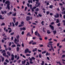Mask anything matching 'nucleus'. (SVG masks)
I'll return each instance as SVG.
<instances>
[{"label": "nucleus", "mask_w": 65, "mask_h": 65, "mask_svg": "<svg viewBox=\"0 0 65 65\" xmlns=\"http://www.w3.org/2000/svg\"><path fill=\"white\" fill-rule=\"evenodd\" d=\"M20 37V36L19 35H18L17 36H16V38H15V39L14 40V42L17 44V46H19L20 47L21 46V45L19 44L18 43V42H19V38Z\"/></svg>", "instance_id": "obj_1"}, {"label": "nucleus", "mask_w": 65, "mask_h": 65, "mask_svg": "<svg viewBox=\"0 0 65 65\" xmlns=\"http://www.w3.org/2000/svg\"><path fill=\"white\" fill-rule=\"evenodd\" d=\"M5 3L6 4H7V8L9 10V9H10V6H9V5H10V2L9 1H7L5 2Z\"/></svg>", "instance_id": "obj_2"}, {"label": "nucleus", "mask_w": 65, "mask_h": 65, "mask_svg": "<svg viewBox=\"0 0 65 65\" xmlns=\"http://www.w3.org/2000/svg\"><path fill=\"white\" fill-rule=\"evenodd\" d=\"M32 5H30V8L31 9V10L32 12H33L34 11V9H35L37 7H33L32 8Z\"/></svg>", "instance_id": "obj_3"}, {"label": "nucleus", "mask_w": 65, "mask_h": 65, "mask_svg": "<svg viewBox=\"0 0 65 65\" xmlns=\"http://www.w3.org/2000/svg\"><path fill=\"white\" fill-rule=\"evenodd\" d=\"M39 0H35L36 1H37V2H36V4H38V5L37 6V7H38L40 5V3H38V1Z\"/></svg>", "instance_id": "obj_4"}, {"label": "nucleus", "mask_w": 65, "mask_h": 65, "mask_svg": "<svg viewBox=\"0 0 65 65\" xmlns=\"http://www.w3.org/2000/svg\"><path fill=\"white\" fill-rule=\"evenodd\" d=\"M35 35L37 36L38 35V36L39 37H41V36H40V35L38 33L37 31L35 32Z\"/></svg>", "instance_id": "obj_5"}, {"label": "nucleus", "mask_w": 65, "mask_h": 65, "mask_svg": "<svg viewBox=\"0 0 65 65\" xmlns=\"http://www.w3.org/2000/svg\"><path fill=\"white\" fill-rule=\"evenodd\" d=\"M48 44H49V45H50L51 48H52L53 51H55V50H54V48H53V46H52V44L50 43H48Z\"/></svg>", "instance_id": "obj_6"}, {"label": "nucleus", "mask_w": 65, "mask_h": 65, "mask_svg": "<svg viewBox=\"0 0 65 65\" xmlns=\"http://www.w3.org/2000/svg\"><path fill=\"white\" fill-rule=\"evenodd\" d=\"M54 17L55 18H59V13H56V15H54Z\"/></svg>", "instance_id": "obj_7"}, {"label": "nucleus", "mask_w": 65, "mask_h": 65, "mask_svg": "<svg viewBox=\"0 0 65 65\" xmlns=\"http://www.w3.org/2000/svg\"><path fill=\"white\" fill-rule=\"evenodd\" d=\"M26 21H29L30 20V17L29 16H27L26 17Z\"/></svg>", "instance_id": "obj_8"}, {"label": "nucleus", "mask_w": 65, "mask_h": 65, "mask_svg": "<svg viewBox=\"0 0 65 65\" xmlns=\"http://www.w3.org/2000/svg\"><path fill=\"white\" fill-rule=\"evenodd\" d=\"M29 50V49L28 48H27L25 50V54H26V53H28Z\"/></svg>", "instance_id": "obj_9"}, {"label": "nucleus", "mask_w": 65, "mask_h": 65, "mask_svg": "<svg viewBox=\"0 0 65 65\" xmlns=\"http://www.w3.org/2000/svg\"><path fill=\"white\" fill-rule=\"evenodd\" d=\"M11 59L12 60H14V55L13 54H11Z\"/></svg>", "instance_id": "obj_10"}, {"label": "nucleus", "mask_w": 65, "mask_h": 65, "mask_svg": "<svg viewBox=\"0 0 65 65\" xmlns=\"http://www.w3.org/2000/svg\"><path fill=\"white\" fill-rule=\"evenodd\" d=\"M50 27L51 28V29L52 30H54V26H52L51 25H50Z\"/></svg>", "instance_id": "obj_11"}, {"label": "nucleus", "mask_w": 65, "mask_h": 65, "mask_svg": "<svg viewBox=\"0 0 65 65\" xmlns=\"http://www.w3.org/2000/svg\"><path fill=\"white\" fill-rule=\"evenodd\" d=\"M29 60L30 61L29 62V63L30 64H33V62L32 61V59L31 58H30L29 59Z\"/></svg>", "instance_id": "obj_12"}, {"label": "nucleus", "mask_w": 65, "mask_h": 65, "mask_svg": "<svg viewBox=\"0 0 65 65\" xmlns=\"http://www.w3.org/2000/svg\"><path fill=\"white\" fill-rule=\"evenodd\" d=\"M20 29L21 30H26V28L24 27H23V28H20Z\"/></svg>", "instance_id": "obj_13"}, {"label": "nucleus", "mask_w": 65, "mask_h": 65, "mask_svg": "<svg viewBox=\"0 0 65 65\" xmlns=\"http://www.w3.org/2000/svg\"><path fill=\"white\" fill-rule=\"evenodd\" d=\"M22 64H25L26 63V60H25L24 61H22Z\"/></svg>", "instance_id": "obj_14"}, {"label": "nucleus", "mask_w": 65, "mask_h": 65, "mask_svg": "<svg viewBox=\"0 0 65 65\" xmlns=\"http://www.w3.org/2000/svg\"><path fill=\"white\" fill-rule=\"evenodd\" d=\"M7 54L8 55V56H10V55H11V54L9 52H7Z\"/></svg>", "instance_id": "obj_15"}, {"label": "nucleus", "mask_w": 65, "mask_h": 65, "mask_svg": "<svg viewBox=\"0 0 65 65\" xmlns=\"http://www.w3.org/2000/svg\"><path fill=\"white\" fill-rule=\"evenodd\" d=\"M37 48H36L35 49H34L32 50L33 52H36L37 51Z\"/></svg>", "instance_id": "obj_16"}, {"label": "nucleus", "mask_w": 65, "mask_h": 65, "mask_svg": "<svg viewBox=\"0 0 65 65\" xmlns=\"http://www.w3.org/2000/svg\"><path fill=\"white\" fill-rule=\"evenodd\" d=\"M13 21H14V23H15V19H16V18H13Z\"/></svg>", "instance_id": "obj_17"}, {"label": "nucleus", "mask_w": 65, "mask_h": 65, "mask_svg": "<svg viewBox=\"0 0 65 65\" xmlns=\"http://www.w3.org/2000/svg\"><path fill=\"white\" fill-rule=\"evenodd\" d=\"M49 8H50L52 9L53 8V6L52 5H50L49 6Z\"/></svg>", "instance_id": "obj_18"}, {"label": "nucleus", "mask_w": 65, "mask_h": 65, "mask_svg": "<svg viewBox=\"0 0 65 65\" xmlns=\"http://www.w3.org/2000/svg\"><path fill=\"white\" fill-rule=\"evenodd\" d=\"M56 63L57 64H59V65H62L60 61L57 62Z\"/></svg>", "instance_id": "obj_19"}, {"label": "nucleus", "mask_w": 65, "mask_h": 65, "mask_svg": "<svg viewBox=\"0 0 65 65\" xmlns=\"http://www.w3.org/2000/svg\"><path fill=\"white\" fill-rule=\"evenodd\" d=\"M62 63L63 64H65V63L64 62V61L65 62V60L64 59H62Z\"/></svg>", "instance_id": "obj_20"}, {"label": "nucleus", "mask_w": 65, "mask_h": 65, "mask_svg": "<svg viewBox=\"0 0 65 65\" xmlns=\"http://www.w3.org/2000/svg\"><path fill=\"white\" fill-rule=\"evenodd\" d=\"M53 32L54 33V35L56 34L57 33V31H56V30L53 31Z\"/></svg>", "instance_id": "obj_21"}, {"label": "nucleus", "mask_w": 65, "mask_h": 65, "mask_svg": "<svg viewBox=\"0 0 65 65\" xmlns=\"http://www.w3.org/2000/svg\"><path fill=\"white\" fill-rule=\"evenodd\" d=\"M32 45H36V42H33L32 43Z\"/></svg>", "instance_id": "obj_22"}, {"label": "nucleus", "mask_w": 65, "mask_h": 65, "mask_svg": "<svg viewBox=\"0 0 65 65\" xmlns=\"http://www.w3.org/2000/svg\"><path fill=\"white\" fill-rule=\"evenodd\" d=\"M33 41H34L33 40H31L30 41V42L29 43V44H31V43H32Z\"/></svg>", "instance_id": "obj_23"}, {"label": "nucleus", "mask_w": 65, "mask_h": 65, "mask_svg": "<svg viewBox=\"0 0 65 65\" xmlns=\"http://www.w3.org/2000/svg\"><path fill=\"white\" fill-rule=\"evenodd\" d=\"M19 23V22H17L15 23V25L16 26H17L18 25V24Z\"/></svg>", "instance_id": "obj_24"}, {"label": "nucleus", "mask_w": 65, "mask_h": 65, "mask_svg": "<svg viewBox=\"0 0 65 65\" xmlns=\"http://www.w3.org/2000/svg\"><path fill=\"white\" fill-rule=\"evenodd\" d=\"M44 61H42L41 63V65H44Z\"/></svg>", "instance_id": "obj_25"}, {"label": "nucleus", "mask_w": 65, "mask_h": 65, "mask_svg": "<svg viewBox=\"0 0 65 65\" xmlns=\"http://www.w3.org/2000/svg\"><path fill=\"white\" fill-rule=\"evenodd\" d=\"M46 56H48V55H50V54L48 53L47 52L45 55Z\"/></svg>", "instance_id": "obj_26"}, {"label": "nucleus", "mask_w": 65, "mask_h": 65, "mask_svg": "<svg viewBox=\"0 0 65 65\" xmlns=\"http://www.w3.org/2000/svg\"><path fill=\"white\" fill-rule=\"evenodd\" d=\"M19 50H20V48H19V47H17V52H19Z\"/></svg>", "instance_id": "obj_27"}, {"label": "nucleus", "mask_w": 65, "mask_h": 65, "mask_svg": "<svg viewBox=\"0 0 65 65\" xmlns=\"http://www.w3.org/2000/svg\"><path fill=\"white\" fill-rule=\"evenodd\" d=\"M62 22L63 23L64 26H65V20H63Z\"/></svg>", "instance_id": "obj_28"}, {"label": "nucleus", "mask_w": 65, "mask_h": 65, "mask_svg": "<svg viewBox=\"0 0 65 65\" xmlns=\"http://www.w3.org/2000/svg\"><path fill=\"white\" fill-rule=\"evenodd\" d=\"M39 56L40 58H41L42 57L41 55L40 54H39Z\"/></svg>", "instance_id": "obj_29"}, {"label": "nucleus", "mask_w": 65, "mask_h": 65, "mask_svg": "<svg viewBox=\"0 0 65 65\" xmlns=\"http://www.w3.org/2000/svg\"><path fill=\"white\" fill-rule=\"evenodd\" d=\"M3 55L4 56H5H5H6V53L5 52L3 54Z\"/></svg>", "instance_id": "obj_30"}, {"label": "nucleus", "mask_w": 65, "mask_h": 65, "mask_svg": "<svg viewBox=\"0 0 65 65\" xmlns=\"http://www.w3.org/2000/svg\"><path fill=\"white\" fill-rule=\"evenodd\" d=\"M43 23H44V22L43 21H42L41 22V24L43 26L44 25V24H43Z\"/></svg>", "instance_id": "obj_31"}, {"label": "nucleus", "mask_w": 65, "mask_h": 65, "mask_svg": "<svg viewBox=\"0 0 65 65\" xmlns=\"http://www.w3.org/2000/svg\"><path fill=\"white\" fill-rule=\"evenodd\" d=\"M64 57H65V55H62V57L61 58L62 59L63 58H64Z\"/></svg>", "instance_id": "obj_32"}, {"label": "nucleus", "mask_w": 65, "mask_h": 65, "mask_svg": "<svg viewBox=\"0 0 65 65\" xmlns=\"http://www.w3.org/2000/svg\"><path fill=\"white\" fill-rule=\"evenodd\" d=\"M46 53V51H45L44 52H43L42 53V54H45Z\"/></svg>", "instance_id": "obj_33"}, {"label": "nucleus", "mask_w": 65, "mask_h": 65, "mask_svg": "<svg viewBox=\"0 0 65 65\" xmlns=\"http://www.w3.org/2000/svg\"><path fill=\"white\" fill-rule=\"evenodd\" d=\"M56 22L57 23H59V20L58 19H57Z\"/></svg>", "instance_id": "obj_34"}, {"label": "nucleus", "mask_w": 65, "mask_h": 65, "mask_svg": "<svg viewBox=\"0 0 65 65\" xmlns=\"http://www.w3.org/2000/svg\"><path fill=\"white\" fill-rule=\"evenodd\" d=\"M12 44V43H11V42H9V46H11V45Z\"/></svg>", "instance_id": "obj_35"}, {"label": "nucleus", "mask_w": 65, "mask_h": 65, "mask_svg": "<svg viewBox=\"0 0 65 65\" xmlns=\"http://www.w3.org/2000/svg\"><path fill=\"white\" fill-rule=\"evenodd\" d=\"M45 29V28H43V32H45V30H44Z\"/></svg>", "instance_id": "obj_36"}, {"label": "nucleus", "mask_w": 65, "mask_h": 65, "mask_svg": "<svg viewBox=\"0 0 65 65\" xmlns=\"http://www.w3.org/2000/svg\"><path fill=\"white\" fill-rule=\"evenodd\" d=\"M35 10L36 11H38L39 10V9L38 8H37L35 9Z\"/></svg>", "instance_id": "obj_37"}, {"label": "nucleus", "mask_w": 65, "mask_h": 65, "mask_svg": "<svg viewBox=\"0 0 65 65\" xmlns=\"http://www.w3.org/2000/svg\"><path fill=\"white\" fill-rule=\"evenodd\" d=\"M12 47H15L16 46L15 45H12Z\"/></svg>", "instance_id": "obj_38"}, {"label": "nucleus", "mask_w": 65, "mask_h": 65, "mask_svg": "<svg viewBox=\"0 0 65 65\" xmlns=\"http://www.w3.org/2000/svg\"><path fill=\"white\" fill-rule=\"evenodd\" d=\"M6 62L7 63H9V61L8 60L6 59L5 60Z\"/></svg>", "instance_id": "obj_39"}, {"label": "nucleus", "mask_w": 65, "mask_h": 65, "mask_svg": "<svg viewBox=\"0 0 65 65\" xmlns=\"http://www.w3.org/2000/svg\"><path fill=\"white\" fill-rule=\"evenodd\" d=\"M57 26H61V24L60 23H59L58 24H57Z\"/></svg>", "instance_id": "obj_40"}, {"label": "nucleus", "mask_w": 65, "mask_h": 65, "mask_svg": "<svg viewBox=\"0 0 65 65\" xmlns=\"http://www.w3.org/2000/svg\"><path fill=\"white\" fill-rule=\"evenodd\" d=\"M12 24L13 27H14V26H15V25H14V23H13V22H12Z\"/></svg>", "instance_id": "obj_41"}, {"label": "nucleus", "mask_w": 65, "mask_h": 65, "mask_svg": "<svg viewBox=\"0 0 65 65\" xmlns=\"http://www.w3.org/2000/svg\"><path fill=\"white\" fill-rule=\"evenodd\" d=\"M4 25H5V23H2L1 25V26H4Z\"/></svg>", "instance_id": "obj_42"}, {"label": "nucleus", "mask_w": 65, "mask_h": 65, "mask_svg": "<svg viewBox=\"0 0 65 65\" xmlns=\"http://www.w3.org/2000/svg\"><path fill=\"white\" fill-rule=\"evenodd\" d=\"M19 27H22V26H23V25H22V24H20L19 26Z\"/></svg>", "instance_id": "obj_43"}, {"label": "nucleus", "mask_w": 65, "mask_h": 65, "mask_svg": "<svg viewBox=\"0 0 65 65\" xmlns=\"http://www.w3.org/2000/svg\"><path fill=\"white\" fill-rule=\"evenodd\" d=\"M25 32H24V31H23L22 32V35H24V33Z\"/></svg>", "instance_id": "obj_44"}, {"label": "nucleus", "mask_w": 65, "mask_h": 65, "mask_svg": "<svg viewBox=\"0 0 65 65\" xmlns=\"http://www.w3.org/2000/svg\"><path fill=\"white\" fill-rule=\"evenodd\" d=\"M21 62V60H19L18 61V63H19Z\"/></svg>", "instance_id": "obj_45"}, {"label": "nucleus", "mask_w": 65, "mask_h": 65, "mask_svg": "<svg viewBox=\"0 0 65 65\" xmlns=\"http://www.w3.org/2000/svg\"><path fill=\"white\" fill-rule=\"evenodd\" d=\"M38 15L39 16V17H42V15L40 14H38Z\"/></svg>", "instance_id": "obj_46"}, {"label": "nucleus", "mask_w": 65, "mask_h": 65, "mask_svg": "<svg viewBox=\"0 0 65 65\" xmlns=\"http://www.w3.org/2000/svg\"><path fill=\"white\" fill-rule=\"evenodd\" d=\"M47 33L48 34H51V32L47 31Z\"/></svg>", "instance_id": "obj_47"}, {"label": "nucleus", "mask_w": 65, "mask_h": 65, "mask_svg": "<svg viewBox=\"0 0 65 65\" xmlns=\"http://www.w3.org/2000/svg\"><path fill=\"white\" fill-rule=\"evenodd\" d=\"M46 13L47 14H48L50 13V12L48 11H47L46 12Z\"/></svg>", "instance_id": "obj_48"}, {"label": "nucleus", "mask_w": 65, "mask_h": 65, "mask_svg": "<svg viewBox=\"0 0 65 65\" xmlns=\"http://www.w3.org/2000/svg\"><path fill=\"white\" fill-rule=\"evenodd\" d=\"M26 56H30V54H27L26 55Z\"/></svg>", "instance_id": "obj_49"}, {"label": "nucleus", "mask_w": 65, "mask_h": 65, "mask_svg": "<svg viewBox=\"0 0 65 65\" xmlns=\"http://www.w3.org/2000/svg\"><path fill=\"white\" fill-rule=\"evenodd\" d=\"M31 59H32L33 60H35V58H34V57H31Z\"/></svg>", "instance_id": "obj_50"}, {"label": "nucleus", "mask_w": 65, "mask_h": 65, "mask_svg": "<svg viewBox=\"0 0 65 65\" xmlns=\"http://www.w3.org/2000/svg\"><path fill=\"white\" fill-rule=\"evenodd\" d=\"M1 13L2 14H4V12H3V11H1Z\"/></svg>", "instance_id": "obj_51"}, {"label": "nucleus", "mask_w": 65, "mask_h": 65, "mask_svg": "<svg viewBox=\"0 0 65 65\" xmlns=\"http://www.w3.org/2000/svg\"><path fill=\"white\" fill-rule=\"evenodd\" d=\"M51 25H54V22H52L51 23Z\"/></svg>", "instance_id": "obj_52"}, {"label": "nucleus", "mask_w": 65, "mask_h": 65, "mask_svg": "<svg viewBox=\"0 0 65 65\" xmlns=\"http://www.w3.org/2000/svg\"><path fill=\"white\" fill-rule=\"evenodd\" d=\"M30 35V32H28L27 35V36H28V35Z\"/></svg>", "instance_id": "obj_53"}, {"label": "nucleus", "mask_w": 65, "mask_h": 65, "mask_svg": "<svg viewBox=\"0 0 65 65\" xmlns=\"http://www.w3.org/2000/svg\"><path fill=\"white\" fill-rule=\"evenodd\" d=\"M4 57H2V61L3 62L4 61Z\"/></svg>", "instance_id": "obj_54"}, {"label": "nucleus", "mask_w": 65, "mask_h": 65, "mask_svg": "<svg viewBox=\"0 0 65 65\" xmlns=\"http://www.w3.org/2000/svg\"><path fill=\"white\" fill-rule=\"evenodd\" d=\"M38 52H41L42 51L41 50H38Z\"/></svg>", "instance_id": "obj_55"}, {"label": "nucleus", "mask_w": 65, "mask_h": 65, "mask_svg": "<svg viewBox=\"0 0 65 65\" xmlns=\"http://www.w3.org/2000/svg\"><path fill=\"white\" fill-rule=\"evenodd\" d=\"M27 7H25V11H26V10H27Z\"/></svg>", "instance_id": "obj_56"}, {"label": "nucleus", "mask_w": 65, "mask_h": 65, "mask_svg": "<svg viewBox=\"0 0 65 65\" xmlns=\"http://www.w3.org/2000/svg\"><path fill=\"white\" fill-rule=\"evenodd\" d=\"M20 59V57H19V56H18V57L17 58V60H19V59Z\"/></svg>", "instance_id": "obj_57"}, {"label": "nucleus", "mask_w": 65, "mask_h": 65, "mask_svg": "<svg viewBox=\"0 0 65 65\" xmlns=\"http://www.w3.org/2000/svg\"><path fill=\"white\" fill-rule=\"evenodd\" d=\"M16 15H17V14H16V13H15L13 14V16H16Z\"/></svg>", "instance_id": "obj_58"}, {"label": "nucleus", "mask_w": 65, "mask_h": 65, "mask_svg": "<svg viewBox=\"0 0 65 65\" xmlns=\"http://www.w3.org/2000/svg\"><path fill=\"white\" fill-rule=\"evenodd\" d=\"M2 18V15H0V19H1Z\"/></svg>", "instance_id": "obj_59"}, {"label": "nucleus", "mask_w": 65, "mask_h": 65, "mask_svg": "<svg viewBox=\"0 0 65 65\" xmlns=\"http://www.w3.org/2000/svg\"><path fill=\"white\" fill-rule=\"evenodd\" d=\"M47 59L48 60H50V58L48 57H47Z\"/></svg>", "instance_id": "obj_60"}, {"label": "nucleus", "mask_w": 65, "mask_h": 65, "mask_svg": "<svg viewBox=\"0 0 65 65\" xmlns=\"http://www.w3.org/2000/svg\"><path fill=\"white\" fill-rule=\"evenodd\" d=\"M13 34H14V32H13L10 34V35H13Z\"/></svg>", "instance_id": "obj_61"}, {"label": "nucleus", "mask_w": 65, "mask_h": 65, "mask_svg": "<svg viewBox=\"0 0 65 65\" xmlns=\"http://www.w3.org/2000/svg\"><path fill=\"white\" fill-rule=\"evenodd\" d=\"M22 46L23 47H24V45L23 43H22Z\"/></svg>", "instance_id": "obj_62"}, {"label": "nucleus", "mask_w": 65, "mask_h": 65, "mask_svg": "<svg viewBox=\"0 0 65 65\" xmlns=\"http://www.w3.org/2000/svg\"><path fill=\"white\" fill-rule=\"evenodd\" d=\"M36 39V37H34L32 38V39Z\"/></svg>", "instance_id": "obj_63"}, {"label": "nucleus", "mask_w": 65, "mask_h": 65, "mask_svg": "<svg viewBox=\"0 0 65 65\" xmlns=\"http://www.w3.org/2000/svg\"><path fill=\"white\" fill-rule=\"evenodd\" d=\"M62 42H63V41H64L65 42V38L63 39V40H62Z\"/></svg>", "instance_id": "obj_64"}]
</instances>
